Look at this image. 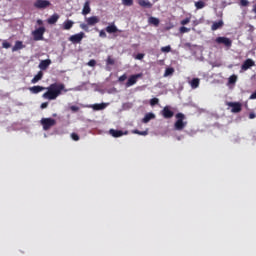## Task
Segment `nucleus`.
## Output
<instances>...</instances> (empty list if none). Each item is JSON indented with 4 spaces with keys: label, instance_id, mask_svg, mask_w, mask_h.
<instances>
[{
    "label": "nucleus",
    "instance_id": "393cba45",
    "mask_svg": "<svg viewBox=\"0 0 256 256\" xmlns=\"http://www.w3.org/2000/svg\"><path fill=\"white\" fill-rule=\"evenodd\" d=\"M221 27H223V20L214 22L211 26V29H212V31H217V29H221Z\"/></svg>",
    "mask_w": 256,
    "mask_h": 256
},
{
    "label": "nucleus",
    "instance_id": "423d86ee",
    "mask_svg": "<svg viewBox=\"0 0 256 256\" xmlns=\"http://www.w3.org/2000/svg\"><path fill=\"white\" fill-rule=\"evenodd\" d=\"M215 43H217V45H224V47H231V45H233V41L230 38L227 37H217L215 39Z\"/></svg>",
    "mask_w": 256,
    "mask_h": 256
},
{
    "label": "nucleus",
    "instance_id": "2eb2a0df",
    "mask_svg": "<svg viewBox=\"0 0 256 256\" xmlns=\"http://www.w3.org/2000/svg\"><path fill=\"white\" fill-rule=\"evenodd\" d=\"M109 133H110V135H112V137H115V138L123 137V135H127L128 134L127 131L123 132L121 130H115V129H110Z\"/></svg>",
    "mask_w": 256,
    "mask_h": 256
},
{
    "label": "nucleus",
    "instance_id": "3c124183",
    "mask_svg": "<svg viewBox=\"0 0 256 256\" xmlns=\"http://www.w3.org/2000/svg\"><path fill=\"white\" fill-rule=\"evenodd\" d=\"M37 23H38L39 25H43V20H37Z\"/></svg>",
    "mask_w": 256,
    "mask_h": 256
},
{
    "label": "nucleus",
    "instance_id": "a878e982",
    "mask_svg": "<svg viewBox=\"0 0 256 256\" xmlns=\"http://www.w3.org/2000/svg\"><path fill=\"white\" fill-rule=\"evenodd\" d=\"M151 119H155V114L147 113L142 119V123H149Z\"/></svg>",
    "mask_w": 256,
    "mask_h": 256
},
{
    "label": "nucleus",
    "instance_id": "4be33fe9",
    "mask_svg": "<svg viewBox=\"0 0 256 256\" xmlns=\"http://www.w3.org/2000/svg\"><path fill=\"white\" fill-rule=\"evenodd\" d=\"M94 111H103L107 107V104L101 103V104H94L91 106Z\"/></svg>",
    "mask_w": 256,
    "mask_h": 256
},
{
    "label": "nucleus",
    "instance_id": "1a4fd4ad",
    "mask_svg": "<svg viewBox=\"0 0 256 256\" xmlns=\"http://www.w3.org/2000/svg\"><path fill=\"white\" fill-rule=\"evenodd\" d=\"M251 67H255V61L251 58L246 59L241 65V71H248Z\"/></svg>",
    "mask_w": 256,
    "mask_h": 256
},
{
    "label": "nucleus",
    "instance_id": "f3484780",
    "mask_svg": "<svg viewBox=\"0 0 256 256\" xmlns=\"http://www.w3.org/2000/svg\"><path fill=\"white\" fill-rule=\"evenodd\" d=\"M73 25H75V22H73V20H66L63 23L62 29H64V31H69L73 28Z\"/></svg>",
    "mask_w": 256,
    "mask_h": 256
},
{
    "label": "nucleus",
    "instance_id": "6e6552de",
    "mask_svg": "<svg viewBox=\"0 0 256 256\" xmlns=\"http://www.w3.org/2000/svg\"><path fill=\"white\" fill-rule=\"evenodd\" d=\"M49 6H51V2H49V0H36L34 3V7L36 9H47Z\"/></svg>",
    "mask_w": 256,
    "mask_h": 256
},
{
    "label": "nucleus",
    "instance_id": "0eeeda50",
    "mask_svg": "<svg viewBox=\"0 0 256 256\" xmlns=\"http://www.w3.org/2000/svg\"><path fill=\"white\" fill-rule=\"evenodd\" d=\"M141 77H143L142 73L131 75L126 82V87H133L137 83V79H141Z\"/></svg>",
    "mask_w": 256,
    "mask_h": 256
},
{
    "label": "nucleus",
    "instance_id": "8fccbe9b",
    "mask_svg": "<svg viewBox=\"0 0 256 256\" xmlns=\"http://www.w3.org/2000/svg\"><path fill=\"white\" fill-rule=\"evenodd\" d=\"M252 13H255L256 14V4L253 6L252 8Z\"/></svg>",
    "mask_w": 256,
    "mask_h": 256
},
{
    "label": "nucleus",
    "instance_id": "c9c22d12",
    "mask_svg": "<svg viewBox=\"0 0 256 256\" xmlns=\"http://www.w3.org/2000/svg\"><path fill=\"white\" fill-rule=\"evenodd\" d=\"M188 23H191V17L185 18L180 22L181 25H188Z\"/></svg>",
    "mask_w": 256,
    "mask_h": 256
},
{
    "label": "nucleus",
    "instance_id": "58836bf2",
    "mask_svg": "<svg viewBox=\"0 0 256 256\" xmlns=\"http://www.w3.org/2000/svg\"><path fill=\"white\" fill-rule=\"evenodd\" d=\"M71 139H73V141H79L80 137H79V134L77 133H72L71 134Z\"/></svg>",
    "mask_w": 256,
    "mask_h": 256
},
{
    "label": "nucleus",
    "instance_id": "ddd939ff",
    "mask_svg": "<svg viewBox=\"0 0 256 256\" xmlns=\"http://www.w3.org/2000/svg\"><path fill=\"white\" fill-rule=\"evenodd\" d=\"M99 21H101V20L99 19L98 16H91V17L86 18V23L90 27L97 25V23H99Z\"/></svg>",
    "mask_w": 256,
    "mask_h": 256
},
{
    "label": "nucleus",
    "instance_id": "bb28decb",
    "mask_svg": "<svg viewBox=\"0 0 256 256\" xmlns=\"http://www.w3.org/2000/svg\"><path fill=\"white\" fill-rule=\"evenodd\" d=\"M150 25H154L155 27H159V19L156 17H150L149 18Z\"/></svg>",
    "mask_w": 256,
    "mask_h": 256
},
{
    "label": "nucleus",
    "instance_id": "4468645a",
    "mask_svg": "<svg viewBox=\"0 0 256 256\" xmlns=\"http://www.w3.org/2000/svg\"><path fill=\"white\" fill-rule=\"evenodd\" d=\"M49 65H51V59H46V60H42L39 63V69H41V71H47V69H49Z\"/></svg>",
    "mask_w": 256,
    "mask_h": 256
},
{
    "label": "nucleus",
    "instance_id": "aec40b11",
    "mask_svg": "<svg viewBox=\"0 0 256 256\" xmlns=\"http://www.w3.org/2000/svg\"><path fill=\"white\" fill-rule=\"evenodd\" d=\"M25 46L23 45V42L21 41H16L15 45L12 47V52L15 53V51H19L23 49Z\"/></svg>",
    "mask_w": 256,
    "mask_h": 256
},
{
    "label": "nucleus",
    "instance_id": "c03bdc74",
    "mask_svg": "<svg viewBox=\"0 0 256 256\" xmlns=\"http://www.w3.org/2000/svg\"><path fill=\"white\" fill-rule=\"evenodd\" d=\"M127 79V75L126 74H123L122 76L119 77L118 81H120L121 83L123 81H125Z\"/></svg>",
    "mask_w": 256,
    "mask_h": 256
},
{
    "label": "nucleus",
    "instance_id": "9d476101",
    "mask_svg": "<svg viewBox=\"0 0 256 256\" xmlns=\"http://www.w3.org/2000/svg\"><path fill=\"white\" fill-rule=\"evenodd\" d=\"M226 105H228V107L232 108V113H241V103L239 102H227Z\"/></svg>",
    "mask_w": 256,
    "mask_h": 256
},
{
    "label": "nucleus",
    "instance_id": "e433bc0d",
    "mask_svg": "<svg viewBox=\"0 0 256 256\" xmlns=\"http://www.w3.org/2000/svg\"><path fill=\"white\" fill-rule=\"evenodd\" d=\"M189 31H191V28L185 26L180 27V33H189Z\"/></svg>",
    "mask_w": 256,
    "mask_h": 256
},
{
    "label": "nucleus",
    "instance_id": "c85d7f7f",
    "mask_svg": "<svg viewBox=\"0 0 256 256\" xmlns=\"http://www.w3.org/2000/svg\"><path fill=\"white\" fill-rule=\"evenodd\" d=\"M228 83H229L230 85H233V84L237 83V75H231V76L229 77V79H228Z\"/></svg>",
    "mask_w": 256,
    "mask_h": 256
},
{
    "label": "nucleus",
    "instance_id": "cd10ccee",
    "mask_svg": "<svg viewBox=\"0 0 256 256\" xmlns=\"http://www.w3.org/2000/svg\"><path fill=\"white\" fill-rule=\"evenodd\" d=\"M195 7L196 9H203L205 7V2H203V0H199L195 2Z\"/></svg>",
    "mask_w": 256,
    "mask_h": 256
},
{
    "label": "nucleus",
    "instance_id": "49530a36",
    "mask_svg": "<svg viewBox=\"0 0 256 256\" xmlns=\"http://www.w3.org/2000/svg\"><path fill=\"white\" fill-rule=\"evenodd\" d=\"M70 109L73 111V113H77V111H79L78 106H71Z\"/></svg>",
    "mask_w": 256,
    "mask_h": 256
},
{
    "label": "nucleus",
    "instance_id": "a18cd8bd",
    "mask_svg": "<svg viewBox=\"0 0 256 256\" xmlns=\"http://www.w3.org/2000/svg\"><path fill=\"white\" fill-rule=\"evenodd\" d=\"M47 107H49V102H43L41 104V109H47Z\"/></svg>",
    "mask_w": 256,
    "mask_h": 256
},
{
    "label": "nucleus",
    "instance_id": "09e8293b",
    "mask_svg": "<svg viewBox=\"0 0 256 256\" xmlns=\"http://www.w3.org/2000/svg\"><path fill=\"white\" fill-rule=\"evenodd\" d=\"M255 117H256L255 113L252 112L249 114V119H255Z\"/></svg>",
    "mask_w": 256,
    "mask_h": 256
},
{
    "label": "nucleus",
    "instance_id": "7c9ffc66",
    "mask_svg": "<svg viewBox=\"0 0 256 256\" xmlns=\"http://www.w3.org/2000/svg\"><path fill=\"white\" fill-rule=\"evenodd\" d=\"M106 65H107V67H109V65H115V60L113 59V57H111V56L107 57Z\"/></svg>",
    "mask_w": 256,
    "mask_h": 256
},
{
    "label": "nucleus",
    "instance_id": "a211bd4d",
    "mask_svg": "<svg viewBox=\"0 0 256 256\" xmlns=\"http://www.w3.org/2000/svg\"><path fill=\"white\" fill-rule=\"evenodd\" d=\"M138 5H140V7H145L146 9H151V7H153V4H151L149 0H138Z\"/></svg>",
    "mask_w": 256,
    "mask_h": 256
},
{
    "label": "nucleus",
    "instance_id": "f03ea898",
    "mask_svg": "<svg viewBox=\"0 0 256 256\" xmlns=\"http://www.w3.org/2000/svg\"><path fill=\"white\" fill-rule=\"evenodd\" d=\"M176 122L174 123V129L176 131H183L185 127H187V122L185 121V114L177 113L176 114Z\"/></svg>",
    "mask_w": 256,
    "mask_h": 256
},
{
    "label": "nucleus",
    "instance_id": "dca6fc26",
    "mask_svg": "<svg viewBox=\"0 0 256 256\" xmlns=\"http://www.w3.org/2000/svg\"><path fill=\"white\" fill-rule=\"evenodd\" d=\"M91 3L89 2V0H87L84 3L83 9H82V15H89V13H91Z\"/></svg>",
    "mask_w": 256,
    "mask_h": 256
},
{
    "label": "nucleus",
    "instance_id": "37998d69",
    "mask_svg": "<svg viewBox=\"0 0 256 256\" xmlns=\"http://www.w3.org/2000/svg\"><path fill=\"white\" fill-rule=\"evenodd\" d=\"M2 47H3L4 49H9V48L11 47V43H9V42H7V41H4V42L2 43Z\"/></svg>",
    "mask_w": 256,
    "mask_h": 256
},
{
    "label": "nucleus",
    "instance_id": "9b49d317",
    "mask_svg": "<svg viewBox=\"0 0 256 256\" xmlns=\"http://www.w3.org/2000/svg\"><path fill=\"white\" fill-rule=\"evenodd\" d=\"M161 113L164 119H172V117L175 115V112H173L169 106H165Z\"/></svg>",
    "mask_w": 256,
    "mask_h": 256
},
{
    "label": "nucleus",
    "instance_id": "20e7f679",
    "mask_svg": "<svg viewBox=\"0 0 256 256\" xmlns=\"http://www.w3.org/2000/svg\"><path fill=\"white\" fill-rule=\"evenodd\" d=\"M83 39H85V32H80L69 37V41H71L73 45L81 43Z\"/></svg>",
    "mask_w": 256,
    "mask_h": 256
},
{
    "label": "nucleus",
    "instance_id": "ea45409f",
    "mask_svg": "<svg viewBox=\"0 0 256 256\" xmlns=\"http://www.w3.org/2000/svg\"><path fill=\"white\" fill-rule=\"evenodd\" d=\"M241 7H247L249 6V0H240Z\"/></svg>",
    "mask_w": 256,
    "mask_h": 256
},
{
    "label": "nucleus",
    "instance_id": "2f4dec72",
    "mask_svg": "<svg viewBox=\"0 0 256 256\" xmlns=\"http://www.w3.org/2000/svg\"><path fill=\"white\" fill-rule=\"evenodd\" d=\"M133 133H135L136 135H142L144 137L146 135H149V132L147 130H145V131L134 130Z\"/></svg>",
    "mask_w": 256,
    "mask_h": 256
},
{
    "label": "nucleus",
    "instance_id": "4c0bfd02",
    "mask_svg": "<svg viewBox=\"0 0 256 256\" xmlns=\"http://www.w3.org/2000/svg\"><path fill=\"white\" fill-rule=\"evenodd\" d=\"M88 67H95L97 65V61L95 59L90 60L87 63Z\"/></svg>",
    "mask_w": 256,
    "mask_h": 256
},
{
    "label": "nucleus",
    "instance_id": "72a5a7b5",
    "mask_svg": "<svg viewBox=\"0 0 256 256\" xmlns=\"http://www.w3.org/2000/svg\"><path fill=\"white\" fill-rule=\"evenodd\" d=\"M150 105H151V107H155V105H159V100H158V98H152V99H150Z\"/></svg>",
    "mask_w": 256,
    "mask_h": 256
},
{
    "label": "nucleus",
    "instance_id": "412c9836",
    "mask_svg": "<svg viewBox=\"0 0 256 256\" xmlns=\"http://www.w3.org/2000/svg\"><path fill=\"white\" fill-rule=\"evenodd\" d=\"M41 79H43V71H39L37 73V75H35L34 78L31 80V83H33V84L39 83V81H41Z\"/></svg>",
    "mask_w": 256,
    "mask_h": 256
},
{
    "label": "nucleus",
    "instance_id": "473e14b6",
    "mask_svg": "<svg viewBox=\"0 0 256 256\" xmlns=\"http://www.w3.org/2000/svg\"><path fill=\"white\" fill-rule=\"evenodd\" d=\"M122 4L125 5V7H131L133 5V0H122Z\"/></svg>",
    "mask_w": 256,
    "mask_h": 256
},
{
    "label": "nucleus",
    "instance_id": "de8ad7c7",
    "mask_svg": "<svg viewBox=\"0 0 256 256\" xmlns=\"http://www.w3.org/2000/svg\"><path fill=\"white\" fill-rule=\"evenodd\" d=\"M143 57H145V54L139 53L136 55V59H138L139 61H141V59H143Z\"/></svg>",
    "mask_w": 256,
    "mask_h": 256
},
{
    "label": "nucleus",
    "instance_id": "79ce46f5",
    "mask_svg": "<svg viewBox=\"0 0 256 256\" xmlns=\"http://www.w3.org/2000/svg\"><path fill=\"white\" fill-rule=\"evenodd\" d=\"M99 37H101L102 39L107 38V33L105 32V30H100Z\"/></svg>",
    "mask_w": 256,
    "mask_h": 256
},
{
    "label": "nucleus",
    "instance_id": "f704fd0d",
    "mask_svg": "<svg viewBox=\"0 0 256 256\" xmlns=\"http://www.w3.org/2000/svg\"><path fill=\"white\" fill-rule=\"evenodd\" d=\"M161 51H162V53H170L171 46L170 45L164 46V47L161 48Z\"/></svg>",
    "mask_w": 256,
    "mask_h": 256
},
{
    "label": "nucleus",
    "instance_id": "f257e3e1",
    "mask_svg": "<svg viewBox=\"0 0 256 256\" xmlns=\"http://www.w3.org/2000/svg\"><path fill=\"white\" fill-rule=\"evenodd\" d=\"M65 89V84L53 83L47 88L42 97L43 99H48L49 101H55L61 95V91Z\"/></svg>",
    "mask_w": 256,
    "mask_h": 256
},
{
    "label": "nucleus",
    "instance_id": "7ed1b4c3",
    "mask_svg": "<svg viewBox=\"0 0 256 256\" xmlns=\"http://www.w3.org/2000/svg\"><path fill=\"white\" fill-rule=\"evenodd\" d=\"M40 123L44 131H49L51 127H55V125H57V121L53 118H42Z\"/></svg>",
    "mask_w": 256,
    "mask_h": 256
},
{
    "label": "nucleus",
    "instance_id": "f8f14e48",
    "mask_svg": "<svg viewBox=\"0 0 256 256\" xmlns=\"http://www.w3.org/2000/svg\"><path fill=\"white\" fill-rule=\"evenodd\" d=\"M105 31L109 34H112V33H121L122 31L119 30V28H117V25H115V22H112L110 25H108L106 28H105Z\"/></svg>",
    "mask_w": 256,
    "mask_h": 256
},
{
    "label": "nucleus",
    "instance_id": "6ab92c4d",
    "mask_svg": "<svg viewBox=\"0 0 256 256\" xmlns=\"http://www.w3.org/2000/svg\"><path fill=\"white\" fill-rule=\"evenodd\" d=\"M29 91L31 93H34V95H37V93H41V91H45V87L43 86H33L29 88Z\"/></svg>",
    "mask_w": 256,
    "mask_h": 256
},
{
    "label": "nucleus",
    "instance_id": "b1692460",
    "mask_svg": "<svg viewBox=\"0 0 256 256\" xmlns=\"http://www.w3.org/2000/svg\"><path fill=\"white\" fill-rule=\"evenodd\" d=\"M57 21H59V16H58V14H53L52 16H50V17L48 18V23H49V25H55V23H56Z\"/></svg>",
    "mask_w": 256,
    "mask_h": 256
},
{
    "label": "nucleus",
    "instance_id": "a19ab883",
    "mask_svg": "<svg viewBox=\"0 0 256 256\" xmlns=\"http://www.w3.org/2000/svg\"><path fill=\"white\" fill-rule=\"evenodd\" d=\"M80 27L83 29V31L89 33V24H81Z\"/></svg>",
    "mask_w": 256,
    "mask_h": 256
},
{
    "label": "nucleus",
    "instance_id": "c756f323",
    "mask_svg": "<svg viewBox=\"0 0 256 256\" xmlns=\"http://www.w3.org/2000/svg\"><path fill=\"white\" fill-rule=\"evenodd\" d=\"M175 73V69L173 68H167L164 73V77H169V75H173Z\"/></svg>",
    "mask_w": 256,
    "mask_h": 256
},
{
    "label": "nucleus",
    "instance_id": "5701e85b",
    "mask_svg": "<svg viewBox=\"0 0 256 256\" xmlns=\"http://www.w3.org/2000/svg\"><path fill=\"white\" fill-rule=\"evenodd\" d=\"M201 83V80L199 78H193L190 81V86L192 89H197V87H199V84Z\"/></svg>",
    "mask_w": 256,
    "mask_h": 256
},
{
    "label": "nucleus",
    "instance_id": "39448f33",
    "mask_svg": "<svg viewBox=\"0 0 256 256\" xmlns=\"http://www.w3.org/2000/svg\"><path fill=\"white\" fill-rule=\"evenodd\" d=\"M34 41H43V35H45V27H39L32 32Z\"/></svg>",
    "mask_w": 256,
    "mask_h": 256
}]
</instances>
